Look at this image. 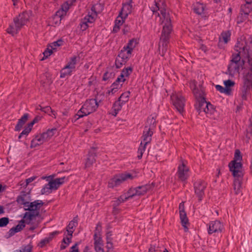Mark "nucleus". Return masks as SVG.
Listing matches in <instances>:
<instances>
[{
    "instance_id": "4d7b16f0",
    "label": "nucleus",
    "mask_w": 252,
    "mask_h": 252,
    "mask_svg": "<svg viewBox=\"0 0 252 252\" xmlns=\"http://www.w3.org/2000/svg\"><path fill=\"white\" fill-rule=\"evenodd\" d=\"M137 177V173L135 171H133L132 173H127V180H133Z\"/></svg>"
},
{
    "instance_id": "f8f14e48",
    "label": "nucleus",
    "mask_w": 252,
    "mask_h": 252,
    "mask_svg": "<svg viewBox=\"0 0 252 252\" xmlns=\"http://www.w3.org/2000/svg\"><path fill=\"white\" fill-rule=\"evenodd\" d=\"M155 186L154 183H152L151 184L146 185L145 186H139L136 188V189L132 190L134 191V193L132 195H130L127 196V200L132 198L134 196L136 195H141L144 194L148 190L153 189Z\"/></svg>"
},
{
    "instance_id": "774afa93",
    "label": "nucleus",
    "mask_w": 252,
    "mask_h": 252,
    "mask_svg": "<svg viewBox=\"0 0 252 252\" xmlns=\"http://www.w3.org/2000/svg\"><path fill=\"white\" fill-rule=\"evenodd\" d=\"M102 245H98L94 246V249L96 252H104L103 248L101 247Z\"/></svg>"
},
{
    "instance_id": "4be33fe9",
    "label": "nucleus",
    "mask_w": 252,
    "mask_h": 252,
    "mask_svg": "<svg viewBox=\"0 0 252 252\" xmlns=\"http://www.w3.org/2000/svg\"><path fill=\"white\" fill-rule=\"evenodd\" d=\"M44 143L41 135H37L31 141V148H35L37 146L40 145Z\"/></svg>"
},
{
    "instance_id": "79ce46f5",
    "label": "nucleus",
    "mask_w": 252,
    "mask_h": 252,
    "mask_svg": "<svg viewBox=\"0 0 252 252\" xmlns=\"http://www.w3.org/2000/svg\"><path fill=\"white\" fill-rule=\"evenodd\" d=\"M216 89L217 91H220V93H225L227 94H229L231 92L230 89H225V88L223 87L222 86L217 85L216 86Z\"/></svg>"
},
{
    "instance_id": "c85d7f7f",
    "label": "nucleus",
    "mask_w": 252,
    "mask_h": 252,
    "mask_svg": "<svg viewBox=\"0 0 252 252\" xmlns=\"http://www.w3.org/2000/svg\"><path fill=\"white\" fill-rule=\"evenodd\" d=\"M181 222L182 226L184 227L185 230L187 231L188 229L187 224H189V220L187 216V214L180 215Z\"/></svg>"
},
{
    "instance_id": "20e7f679",
    "label": "nucleus",
    "mask_w": 252,
    "mask_h": 252,
    "mask_svg": "<svg viewBox=\"0 0 252 252\" xmlns=\"http://www.w3.org/2000/svg\"><path fill=\"white\" fill-rule=\"evenodd\" d=\"M100 102V101L99 102L97 101L96 98L86 100L81 108L74 115V121H76L80 118H82L94 112L98 108Z\"/></svg>"
},
{
    "instance_id": "423d86ee",
    "label": "nucleus",
    "mask_w": 252,
    "mask_h": 252,
    "mask_svg": "<svg viewBox=\"0 0 252 252\" xmlns=\"http://www.w3.org/2000/svg\"><path fill=\"white\" fill-rule=\"evenodd\" d=\"M244 64L245 61L243 60L238 54H232L226 74L232 77L237 73L239 74L240 70L244 68Z\"/></svg>"
},
{
    "instance_id": "4468645a",
    "label": "nucleus",
    "mask_w": 252,
    "mask_h": 252,
    "mask_svg": "<svg viewBox=\"0 0 252 252\" xmlns=\"http://www.w3.org/2000/svg\"><path fill=\"white\" fill-rule=\"evenodd\" d=\"M126 102V95L123 93L118 101H116L113 104V109L114 110V113H112V114L116 116L118 112V111L121 109L122 106L123 105H125Z\"/></svg>"
},
{
    "instance_id": "338daca9",
    "label": "nucleus",
    "mask_w": 252,
    "mask_h": 252,
    "mask_svg": "<svg viewBox=\"0 0 252 252\" xmlns=\"http://www.w3.org/2000/svg\"><path fill=\"white\" fill-rule=\"evenodd\" d=\"M41 119V116H36L34 118V119L32 121V122H31L29 124H30L31 126H33V125L34 124H35V123H37L38 122H39Z\"/></svg>"
},
{
    "instance_id": "5fc2aeb1",
    "label": "nucleus",
    "mask_w": 252,
    "mask_h": 252,
    "mask_svg": "<svg viewBox=\"0 0 252 252\" xmlns=\"http://www.w3.org/2000/svg\"><path fill=\"white\" fill-rule=\"evenodd\" d=\"M143 144H141V145L139 146L138 150V156L137 158L138 159H141L142 157L143 153L144 151H145V146L146 145H144V146H142Z\"/></svg>"
},
{
    "instance_id": "c9c22d12",
    "label": "nucleus",
    "mask_w": 252,
    "mask_h": 252,
    "mask_svg": "<svg viewBox=\"0 0 252 252\" xmlns=\"http://www.w3.org/2000/svg\"><path fill=\"white\" fill-rule=\"evenodd\" d=\"M77 220L76 218H74L72 220L70 221L68 225L66 227V230H74V228L77 225Z\"/></svg>"
},
{
    "instance_id": "8fccbe9b",
    "label": "nucleus",
    "mask_w": 252,
    "mask_h": 252,
    "mask_svg": "<svg viewBox=\"0 0 252 252\" xmlns=\"http://www.w3.org/2000/svg\"><path fill=\"white\" fill-rule=\"evenodd\" d=\"M58 184H60V183H57L55 179L54 180L50 181L48 183V184L49 185L50 188H51V189L54 190L57 189L58 188L60 187Z\"/></svg>"
},
{
    "instance_id": "37998d69",
    "label": "nucleus",
    "mask_w": 252,
    "mask_h": 252,
    "mask_svg": "<svg viewBox=\"0 0 252 252\" xmlns=\"http://www.w3.org/2000/svg\"><path fill=\"white\" fill-rule=\"evenodd\" d=\"M52 189L49 186V185L48 184H46L44 187L41 190V194H49L52 192Z\"/></svg>"
},
{
    "instance_id": "a211bd4d",
    "label": "nucleus",
    "mask_w": 252,
    "mask_h": 252,
    "mask_svg": "<svg viewBox=\"0 0 252 252\" xmlns=\"http://www.w3.org/2000/svg\"><path fill=\"white\" fill-rule=\"evenodd\" d=\"M153 130L150 128L144 127L143 135V141H141V144L146 145L148 143H150L151 140V137L153 135Z\"/></svg>"
},
{
    "instance_id": "7c9ffc66",
    "label": "nucleus",
    "mask_w": 252,
    "mask_h": 252,
    "mask_svg": "<svg viewBox=\"0 0 252 252\" xmlns=\"http://www.w3.org/2000/svg\"><path fill=\"white\" fill-rule=\"evenodd\" d=\"M135 4L132 1V0H129L127 2V16L129 14L134 12Z\"/></svg>"
},
{
    "instance_id": "a878e982",
    "label": "nucleus",
    "mask_w": 252,
    "mask_h": 252,
    "mask_svg": "<svg viewBox=\"0 0 252 252\" xmlns=\"http://www.w3.org/2000/svg\"><path fill=\"white\" fill-rule=\"evenodd\" d=\"M252 2V1H247L246 4L242 5L241 6L240 12L249 15L252 10V7L250 6V5Z\"/></svg>"
},
{
    "instance_id": "c756f323",
    "label": "nucleus",
    "mask_w": 252,
    "mask_h": 252,
    "mask_svg": "<svg viewBox=\"0 0 252 252\" xmlns=\"http://www.w3.org/2000/svg\"><path fill=\"white\" fill-rule=\"evenodd\" d=\"M232 172V174L234 177V179H239L242 180L244 174L241 170H230Z\"/></svg>"
},
{
    "instance_id": "69168bd1",
    "label": "nucleus",
    "mask_w": 252,
    "mask_h": 252,
    "mask_svg": "<svg viewBox=\"0 0 252 252\" xmlns=\"http://www.w3.org/2000/svg\"><path fill=\"white\" fill-rule=\"evenodd\" d=\"M53 53L52 49H50L49 47H48L47 49L43 52L44 56L45 58H47Z\"/></svg>"
},
{
    "instance_id": "0eeeda50",
    "label": "nucleus",
    "mask_w": 252,
    "mask_h": 252,
    "mask_svg": "<svg viewBox=\"0 0 252 252\" xmlns=\"http://www.w3.org/2000/svg\"><path fill=\"white\" fill-rule=\"evenodd\" d=\"M235 50L238 52L237 53L235 54H238L239 57L245 61V62L246 60H248L250 67L247 70L250 69L252 66V63H251L252 60V49L247 45L243 46L242 44L241 45L240 43H237L235 46Z\"/></svg>"
},
{
    "instance_id": "6e6552de",
    "label": "nucleus",
    "mask_w": 252,
    "mask_h": 252,
    "mask_svg": "<svg viewBox=\"0 0 252 252\" xmlns=\"http://www.w3.org/2000/svg\"><path fill=\"white\" fill-rule=\"evenodd\" d=\"M40 216L39 212H26L23 219L20 221L19 224L15 227L17 230L20 232L25 227V223L27 224H32V221L35 220L36 217Z\"/></svg>"
},
{
    "instance_id": "7ed1b4c3",
    "label": "nucleus",
    "mask_w": 252,
    "mask_h": 252,
    "mask_svg": "<svg viewBox=\"0 0 252 252\" xmlns=\"http://www.w3.org/2000/svg\"><path fill=\"white\" fill-rule=\"evenodd\" d=\"M30 14L27 11L23 12L13 19L14 26L10 25L7 29L8 33L14 35L17 33L29 21Z\"/></svg>"
},
{
    "instance_id": "13d9d810",
    "label": "nucleus",
    "mask_w": 252,
    "mask_h": 252,
    "mask_svg": "<svg viewBox=\"0 0 252 252\" xmlns=\"http://www.w3.org/2000/svg\"><path fill=\"white\" fill-rule=\"evenodd\" d=\"M52 239V237L45 238V239L42 240L40 242V247L42 248L46 244L48 243Z\"/></svg>"
},
{
    "instance_id": "3c124183",
    "label": "nucleus",
    "mask_w": 252,
    "mask_h": 252,
    "mask_svg": "<svg viewBox=\"0 0 252 252\" xmlns=\"http://www.w3.org/2000/svg\"><path fill=\"white\" fill-rule=\"evenodd\" d=\"M230 33L229 31L223 32L221 33V37L223 41L226 43L230 39Z\"/></svg>"
},
{
    "instance_id": "f257e3e1",
    "label": "nucleus",
    "mask_w": 252,
    "mask_h": 252,
    "mask_svg": "<svg viewBox=\"0 0 252 252\" xmlns=\"http://www.w3.org/2000/svg\"><path fill=\"white\" fill-rule=\"evenodd\" d=\"M151 10L153 13H156L158 10H159L163 18L164 26H163L158 44L159 53L162 56H163L164 53L167 51L169 40L173 30L171 23V17L169 12H166L164 8L160 7L158 2H156L155 7H152Z\"/></svg>"
},
{
    "instance_id": "2eb2a0df",
    "label": "nucleus",
    "mask_w": 252,
    "mask_h": 252,
    "mask_svg": "<svg viewBox=\"0 0 252 252\" xmlns=\"http://www.w3.org/2000/svg\"><path fill=\"white\" fill-rule=\"evenodd\" d=\"M123 6L122 8L121 11L119 12V15L117 17V18L115 20V26H114L113 32H117L120 30V27L125 22V18H126V15L125 16H122L123 15V11L124 8V6L126 4L123 3Z\"/></svg>"
},
{
    "instance_id": "c03bdc74",
    "label": "nucleus",
    "mask_w": 252,
    "mask_h": 252,
    "mask_svg": "<svg viewBox=\"0 0 252 252\" xmlns=\"http://www.w3.org/2000/svg\"><path fill=\"white\" fill-rule=\"evenodd\" d=\"M72 71V70L71 69L66 68V66H65V67L63 68L61 71L60 77L61 78H64L65 77V76L70 75Z\"/></svg>"
},
{
    "instance_id": "e433bc0d",
    "label": "nucleus",
    "mask_w": 252,
    "mask_h": 252,
    "mask_svg": "<svg viewBox=\"0 0 252 252\" xmlns=\"http://www.w3.org/2000/svg\"><path fill=\"white\" fill-rule=\"evenodd\" d=\"M248 15V14L240 12L239 15L237 17V23L240 24L246 20L249 21Z\"/></svg>"
},
{
    "instance_id": "864d4df0",
    "label": "nucleus",
    "mask_w": 252,
    "mask_h": 252,
    "mask_svg": "<svg viewBox=\"0 0 252 252\" xmlns=\"http://www.w3.org/2000/svg\"><path fill=\"white\" fill-rule=\"evenodd\" d=\"M94 246L98 245H102V239L100 236H98L97 235V234L96 233H95L94 234Z\"/></svg>"
},
{
    "instance_id": "052dcab7",
    "label": "nucleus",
    "mask_w": 252,
    "mask_h": 252,
    "mask_svg": "<svg viewBox=\"0 0 252 252\" xmlns=\"http://www.w3.org/2000/svg\"><path fill=\"white\" fill-rule=\"evenodd\" d=\"M69 7H70L69 4L68 3V1H66V2H64L61 8L65 12V13H66L67 11L69 9Z\"/></svg>"
},
{
    "instance_id": "6e6d98bb",
    "label": "nucleus",
    "mask_w": 252,
    "mask_h": 252,
    "mask_svg": "<svg viewBox=\"0 0 252 252\" xmlns=\"http://www.w3.org/2000/svg\"><path fill=\"white\" fill-rule=\"evenodd\" d=\"M225 89H230V87H233L235 85L234 81L230 80H227L224 82Z\"/></svg>"
},
{
    "instance_id": "b1692460",
    "label": "nucleus",
    "mask_w": 252,
    "mask_h": 252,
    "mask_svg": "<svg viewBox=\"0 0 252 252\" xmlns=\"http://www.w3.org/2000/svg\"><path fill=\"white\" fill-rule=\"evenodd\" d=\"M156 116H151L150 117H148L145 127L150 128L151 129L153 130L156 126Z\"/></svg>"
},
{
    "instance_id": "e2e57ef3",
    "label": "nucleus",
    "mask_w": 252,
    "mask_h": 252,
    "mask_svg": "<svg viewBox=\"0 0 252 252\" xmlns=\"http://www.w3.org/2000/svg\"><path fill=\"white\" fill-rule=\"evenodd\" d=\"M80 27L81 29L84 31H85L89 27L88 25V23H87L86 21H85L83 19L82 20V21L80 23Z\"/></svg>"
},
{
    "instance_id": "ddd939ff",
    "label": "nucleus",
    "mask_w": 252,
    "mask_h": 252,
    "mask_svg": "<svg viewBox=\"0 0 252 252\" xmlns=\"http://www.w3.org/2000/svg\"><path fill=\"white\" fill-rule=\"evenodd\" d=\"M223 229V225L220 221H212L209 223L208 232L209 234H212L213 233H220Z\"/></svg>"
},
{
    "instance_id": "de8ad7c7",
    "label": "nucleus",
    "mask_w": 252,
    "mask_h": 252,
    "mask_svg": "<svg viewBox=\"0 0 252 252\" xmlns=\"http://www.w3.org/2000/svg\"><path fill=\"white\" fill-rule=\"evenodd\" d=\"M66 14L65 12L61 8L58 10L54 15V18H59L61 21L62 17Z\"/></svg>"
},
{
    "instance_id": "473e14b6",
    "label": "nucleus",
    "mask_w": 252,
    "mask_h": 252,
    "mask_svg": "<svg viewBox=\"0 0 252 252\" xmlns=\"http://www.w3.org/2000/svg\"><path fill=\"white\" fill-rule=\"evenodd\" d=\"M122 84H119V83H116L115 82L112 84L110 89L108 90V93L110 94L112 93V94L115 93L117 90L118 89H120L122 86Z\"/></svg>"
},
{
    "instance_id": "0e129e2a",
    "label": "nucleus",
    "mask_w": 252,
    "mask_h": 252,
    "mask_svg": "<svg viewBox=\"0 0 252 252\" xmlns=\"http://www.w3.org/2000/svg\"><path fill=\"white\" fill-rule=\"evenodd\" d=\"M179 209L180 215H182V214L186 213L185 211V206H184L183 202H182V203H181L180 204L179 207Z\"/></svg>"
},
{
    "instance_id": "f704fd0d",
    "label": "nucleus",
    "mask_w": 252,
    "mask_h": 252,
    "mask_svg": "<svg viewBox=\"0 0 252 252\" xmlns=\"http://www.w3.org/2000/svg\"><path fill=\"white\" fill-rule=\"evenodd\" d=\"M215 112L216 110L213 105L210 102H207V104L206 105V107L205 114L211 115H213Z\"/></svg>"
},
{
    "instance_id": "cd10ccee",
    "label": "nucleus",
    "mask_w": 252,
    "mask_h": 252,
    "mask_svg": "<svg viewBox=\"0 0 252 252\" xmlns=\"http://www.w3.org/2000/svg\"><path fill=\"white\" fill-rule=\"evenodd\" d=\"M103 9V6L100 3H96L91 8L92 11L94 13V15L96 16L97 14L100 13Z\"/></svg>"
},
{
    "instance_id": "aec40b11",
    "label": "nucleus",
    "mask_w": 252,
    "mask_h": 252,
    "mask_svg": "<svg viewBox=\"0 0 252 252\" xmlns=\"http://www.w3.org/2000/svg\"><path fill=\"white\" fill-rule=\"evenodd\" d=\"M29 117L28 113L24 114V115L18 120V123L16 125L15 130L16 131H20L24 125L27 121Z\"/></svg>"
},
{
    "instance_id": "39448f33",
    "label": "nucleus",
    "mask_w": 252,
    "mask_h": 252,
    "mask_svg": "<svg viewBox=\"0 0 252 252\" xmlns=\"http://www.w3.org/2000/svg\"><path fill=\"white\" fill-rule=\"evenodd\" d=\"M193 85L194 88L193 89L192 91L197 101L195 105V108L199 114L201 112H204L205 113L207 102L205 97L204 90L201 86H199V88H198L196 87L194 83H193Z\"/></svg>"
},
{
    "instance_id": "412c9836",
    "label": "nucleus",
    "mask_w": 252,
    "mask_h": 252,
    "mask_svg": "<svg viewBox=\"0 0 252 252\" xmlns=\"http://www.w3.org/2000/svg\"><path fill=\"white\" fill-rule=\"evenodd\" d=\"M56 128L48 129L46 132L42 133L41 136L43 139L44 142L48 141L54 135L55 132L56 131Z\"/></svg>"
},
{
    "instance_id": "603ef678",
    "label": "nucleus",
    "mask_w": 252,
    "mask_h": 252,
    "mask_svg": "<svg viewBox=\"0 0 252 252\" xmlns=\"http://www.w3.org/2000/svg\"><path fill=\"white\" fill-rule=\"evenodd\" d=\"M242 159V157L241 156L240 151L238 149L236 150L234 153V158L233 160L241 161Z\"/></svg>"
},
{
    "instance_id": "f03ea898",
    "label": "nucleus",
    "mask_w": 252,
    "mask_h": 252,
    "mask_svg": "<svg viewBox=\"0 0 252 252\" xmlns=\"http://www.w3.org/2000/svg\"><path fill=\"white\" fill-rule=\"evenodd\" d=\"M29 195L24 191H22L17 198L18 203L24 205L27 207L25 210L29 211V212H39L40 208L43 206L44 203L41 200H35L32 202H29Z\"/></svg>"
},
{
    "instance_id": "a18cd8bd",
    "label": "nucleus",
    "mask_w": 252,
    "mask_h": 252,
    "mask_svg": "<svg viewBox=\"0 0 252 252\" xmlns=\"http://www.w3.org/2000/svg\"><path fill=\"white\" fill-rule=\"evenodd\" d=\"M39 107H40V110H41L42 111L45 112V113H48L49 115H50L49 113L51 112L52 113V114L54 116H55V115H56L55 112V111H53L51 107H50L49 106H45L44 107H42L41 106H40V105H39Z\"/></svg>"
},
{
    "instance_id": "5701e85b",
    "label": "nucleus",
    "mask_w": 252,
    "mask_h": 252,
    "mask_svg": "<svg viewBox=\"0 0 252 252\" xmlns=\"http://www.w3.org/2000/svg\"><path fill=\"white\" fill-rule=\"evenodd\" d=\"M96 155L94 153L89 152L85 163V167H89L95 161V157Z\"/></svg>"
},
{
    "instance_id": "9d476101",
    "label": "nucleus",
    "mask_w": 252,
    "mask_h": 252,
    "mask_svg": "<svg viewBox=\"0 0 252 252\" xmlns=\"http://www.w3.org/2000/svg\"><path fill=\"white\" fill-rule=\"evenodd\" d=\"M171 98L175 107L180 113H182L185 106L184 98L180 94H173Z\"/></svg>"
},
{
    "instance_id": "2f4dec72",
    "label": "nucleus",
    "mask_w": 252,
    "mask_h": 252,
    "mask_svg": "<svg viewBox=\"0 0 252 252\" xmlns=\"http://www.w3.org/2000/svg\"><path fill=\"white\" fill-rule=\"evenodd\" d=\"M76 59L77 57L74 56L70 59V61L67 63V64L65 65L66 68H69L70 69H72L75 68V65L76 63Z\"/></svg>"
},
{
    "instance_id": "58836bf2",
    "label": "nucleus",
    "mask_w": 252,
    "mask_h": 252,
    "mask_svg": "<svg viewBox=\"0 0 252 252\" xmlns=\"http://www.w3.org/2000/svg\"><path fill=\"white\" fill-rule=\"evenodd\" d=\"M194 11L196 14H201L203 13L204 10V6L202 4H197L196 6L194 7Z\"/></svg>"
},
{
    "instance_id": "bf43d9fd",
    "label": "nucleus",
    "mask_w": 252,
    "mask_h": 252,
    "mask_svg": "<svg viewBox=\"0 0 252 252\" xmlns=\"http://www.w3.org/2000/svg\"><path fill=\"white\" fill-rule=\"evenodd\" d=\"M114 76V73L112 72L109 73V72H106L103 76V80L107 81L109 78L112 77Z\"/></svg>"
},
{
    "instance_id": "6ab92c4d",
    "label": "nucleus",
    "mask_w": 252,
    "mask_h": 252,
    "mask_svg": "<svg viewBox=\"0 0 252 252\" xmlns=\"http://www.w3.org/2000/svg\"><path fill=\"white\" fill-rule=\"evenodd\" d=\"M138 44V40L137 38H132L130 39L127 43V59L129 58V55H131L133 49Z\"/></svg>"
},
{
    "instance_id": "680f3d73",
    "label": "nucleus",
    "mask_w": 252,
    "mask_h": 252,
    "mask_svg": "<svg viewBox=\"0 0 252 252\" xmlns=\"http://www.w3.org/2000/svg\"><path fill=\"white\" fill-rule=\"evenodd\" d=\"M125 81V79L124 78V75L122 73L117 78L115 82L121 84V83H123Z\"/></svg>"
},
{
    "instance_id": "dca6fc26",
    "label": "nucleus",
    "mask_w": 252,
    "mask_h": 252,
    "mask_svg": "<svg viewBox=\"0 0 252 252\" xmlns=\"http://www.w3.org/2000/svg\"><path fill=\"white\" fill-rule=\"evenodd\" d=\"M188 171L189 168L186 166L184 162H183L182 165L179 166L178 176L182 181H185L187 179L188 177Z\"/></svg>"
},
{
    "instance_id": "a19ab883",
    "label": "nucleus",
    "mask_w": 252,
    "mask_h": 252,
    "mask_svg": "<svg viewBox=\"0 0 252 252\" xmlns=\"http://www.w3.org/2000/svg\"><path fill=\"white\" fill-rule=\"evenodd\" d=\"M96 17V16L94 15V13H92L91 15L89 14L84 17L83 20L88 23H92L95 21Z\"/></svg>"
},
{
    "instance_id": "72a5a7b5",
    "label": "nucleus",
    "mask_w": 252,
    "mask_h": 252,
    "mask_svg": "<svg viewBox=\"0 0 252 252\" xmlns=\"http://www.w3.org/2000/svg\"><path fill=\"white\" fill-rule=\"evenodd\" d=\"M33 246L31 244L27 245H23L19 250H17V252H32Z\"/></svg>"
},
{
    "instance_id": "ea45409f",
    "label": "nucleus",
    "mask_w": 252,
    "mask_h": 252,
    "mask_svg": "<svg viewBox=\"0 0 252 252\" xmlns=\"http://www.w3.org/2000/svg\"><path fill=\"white\" fill-rule=\"evenodd\" d=\"M63 44V41L62 39H59L57 40V41H55L53 43H52L50 46L49 47L51 48V49H52V51L56 50L57 47H59L61 45H62Z\"/></svg>"
},
{
    "instance_id": "bb28decb",
    "label": "nucleus",
    "mask_w": 252,
    "mask_h": 252,
    "mask_svg": "<svg viewBox=\"0 0 252 252\" xmlns=\"http://www.w3.org/2000/svg\"><path fill=\"white\" fill-rule=\"evenodd\" d=\"M242 180L239 179H234L233 181V188L236 194H238L241 192V189L242 187Z\"/></svg>"
},
{
    "instance_id": "f3484780",
    "label": "nucleus",
    "mask_w": 252,
    "mask_h": 252,
    "mask_svg": "<svg viewBox=\"0 0 252 252\" xmlns=\"http://www.w3.org/2000/svg\"><path fill=\"white\" fill-rule=\"evenodd\" d=\"M126 51V46L123 47V50L121 51L116 59L115 64L117 68H120L123 65L126 63V56L124 51Z\"/></svg>"
},
{
    "instance_id": "393cba45",
    "label": "nucleus",
    "mask_w": 252,
    "mask_h": 252,
    "mask_svg": "<svg viewBox=\"0 0 252 252\" xmlns=\"http://www.w3.org/2000/svg\"><path fill=\"white\" fill-rule=\"evenodd\" d=\"M229 170H240L242 167V164L240 161L232 160L228 164Z\"/></svg>"
},
{
    "instance_id": "4c0bfd02",
    "label": "nucleus",
    "mask_w": 252,
    "mask_h": 252,
    "mask_svg": "<svg viewBox=\"0 0 252 252\" xmlns=\"http://www.w3.org/2000/svg\"><path fill=\"white\" fill-rule=\"evenodd\" d=\"M32 127V126H31L30 124L29 123L28 124V126L25 127L24 129L20 134V135L18 136V138L20 139L23 135H28V134L31 132Z\"/></svg>"
},
{
    "instance_id": "1a4fd4ad",
    "label": "nucleus",
    "mask_w": 252,
    "mask_h": 252,
    "mask_svg": "<svg viewBox=\"0 0 252 252\" xmlns=\"http://www.w3.org/2000/svg\"><path fill=\"white\" fill-rule=\"evenodd\" d=\"M207 183L202 180L195 182L194 183V193L198 198L199 201H201L204 195V190L206 188Z\"/></svg>"
},
{
    "instance_id": "09e8293b",
    "label": "nucleus",
    "mask_w": 252,
    "mask_h": 252,
    "mask_svg": "<svg viewBox=\"0 0 252 252\" xmlns=\"http://www.w3.org/2000/svg\"><path fill=\"white\" fill-rule=\"evenodd\" d=\"M9 222V219L7 217H3L0 219V227H5Z\"/></svg>"
},
{
    "instance_id": "9b49d317",
    "label": "nucleus",
    "mask_w": 252,
    "mask_h": 252,
    "mask_svg": "<svg viewBox=\"0 0 252 252\" xmlns=\"http://www.w3.org/2000/svg\"><path fill=\"white\" fill-rule=\"evenodd\" d=\"M125 180H126V174L116 175L108 181V187L113 189L121 185Z\"/></svg>"
},
{
    "instance_id": "49530a36",
    "label": "nucleus",
    "mask_w": 252,
    "mask_h": 252,
    "mask_svg": "<svg viewBox=\"0 0 252 252\" xmlns=\"http://www.w3.org/2000/svg\"><path fill=\"white\" fill-rule=\"evenodd\" d=\"M126 200V196L125 195H124L121 196L116 201H114V203L113 204L114 210L116 209V207L117 206L119 205L120 203L124 202Z\"/></svg>"
}]
</instances>
